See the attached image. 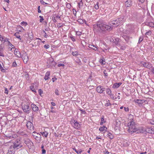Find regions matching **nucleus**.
I'll list each match as a JSON object with an SVG mask.
<instances>
[{"mask_svg": "<svg viewBox=\"0 0 154 154\" xmlns=\"http://www.w3.org/2000/svg\"><path fill=\"white\" fill-rule=\"evenodd\" d=\"M112 29V27L105 24L102 20H99L97 21L94 27V31L97 32L106 31H109Z\"/></svg>", "mask_w": 154, "mask_h": 154, "instance_id": "nucleus-1", "label": "nucleus"}, {"mask_svg": "<svg viewBox=\"0 0 154 154\" xmlns=\"http://www.w3.org/2000/svg\"><path fill=\"white\" fill-rule=\"evenodd\" d=\"M129 117L130 118H131L132 120L130 121L128 124V131L129 132L131 133L132 134L134 133L137 132L138 128L136 127L134 124V120L133 119V116L130 114Z\"/></svg>", "mask_w": 154, "mask_h": 154, "instance_id": "nucleus-2", "label": "nucleus"}, {"mask_svg": "<svg viewBox=\"0 0 154 154\" xmlns=\"http://www.w3.org/2000/svg\"><path fill=\"white\" fill-rule=\"evenodd\" d=\"M23 146L22 142L20 140L17 139L13 143V144L10 146L9 149H16L17 150L22 147Z\"/></svg>", "mask_w": 154, "mask_h": 154, "instance_id": "nucleus-3", "label": "nucleus"}, {"mask_svg": "<svg viewBox=\"0 0 154 154\" xmlns=\"http://www.w3.org/2000/svg\"><path fill=\"white\" fill-rule=\"evenodd\" d=\"M124 18V16H121L117 19L113 21L112 24L116 26H119L122 24L125 21Z\"/></svg>", "mask_w": 154, "mask_h": 154, "instance_id": "nucleus-4", "label": "nucleus"}, {"mask_svg": "<svg viewBox=\"0 0 154 154\" xmlns=\"http://www.w3.org/2000/svg\"><path fill=\"white\" fill-rule=\"evenodd\" d=\"M124 18V16H121L117 19L113 21L112 24L116 26H119L122 24L125 21Z\"/></svg>", "mask_w": 154, "mask_h": 154, "instance_id": "nucleus-5", "label": "nucleus"}, {"mask_svg": "<svg viewBox=\"0 0 154 154\" xmlns=\"http://www.w3.org/2000/svg\"><path fill=\"white\" fill-rule=\"evenodd\" d=\"M122 37L125 39L127 44L129 45L131 44L132 37L127 35H123Z\"/></svg>", "mask_w": 154, "mask_h": 154, "instance_id": "nucleus-6", "label": "nucleus"}, {"mask_svg": "<svg viewBox=\"0 0 154 154\" xmlns=\"http://www.w3.org/2000/svg\"><path fill=\"white\" fill-rule=\"evenodd\" d=\"M22 109L24 112L27 113H29L30 112L31 108L28 104H24L22 105Z\"/></svg>", "mask_w": 154, "mask_h": 154, "instance_id": "nucleus-7", "label": "nucleus"}, {"mask_svg": "<svg viewBox=\"0 0 154 154\" xmlns=\"http://www.w3.org/2000/svg\"><path fill=\"white\" fill-rule=\"evenodd\" d=\"M24 142L27 145L29 149H31L32 148L33 144L30 140L29 139L24 140Z\"/></svg>", "mask_w": 154, "mask_h": 154, "instance_id": "nucleus-8", "label": "nucleus"}, {"mask_svg": "<svg viewBox=\"0 0 154 154\" xmlns=\"http://www.w3.org/2000/svg\"><path fill=\"white\" fill-rule=\"evenodd\" d=\"M25 63H26L29 60L28 57L26 52H23L22 54L21 57Z\"/></svg>", "mask_w": 154, "mask_h": 154, "instance_id": "nucleus-9", "label": "nucleus"}, {"mask_svg": "<svg viewBox=\"0 0 154 154\" xmlns=\"http://www.w3.org/2000/svg\"><path fill=\"white\" fill-rule=\"evenodd\" d=\"M106 88L103 86L99 85L97 87L96 90L98 93H104V92L105 91Z\"/></svg>", "mask_w": 154, "mask_h": 154, "instance_id": "nucleus-10", "label": "nucleus"}, {"mask_svg": "<svg viewBox=\"0 0 154 154\" xmlns=\"http://www.w3.org/2000/svg\"><path fill=\"white\" fill-rule=\"evenodd\" d=\"M34 134L32 135L33 137H34L37 141L39 142L41 138V135L37 133H36L35 132H33Z\"/></svg>", "mask_w": 154, "mask_h": 154, "instance_id": "nucleus-11", "label": "nucleus"}, {"mask_svg": "<svg viewBox=\"0 0 154 154\" xmlns=\"http://www.w3.org/2000/svg\"><path fill=\"white\" fill-rule=\"evenodd\" d=\"M146 134L148 133L150 134H154V126L150 128H145Z\"/></svg>", "mask_w": 154, "mask_h": 154, "instance_id": "nucleus-12", "label": "nucleus"}, {"mask_svg": "<svg viewBox=\"0 0 154 154\" xmlns=\"http://www.w3.org/2000/svg\"><path fill=\"white\" fill-rule=\"evenodd\" d=\"M26 126L28 129L30 130H33L34 127L33 124L31 122L28 121L26 124Z\"/></svg>", "mask_w": 154, "mask_h": 154, "instance_id": "nucleus-13", "label": "nucleus"}, {"mask_svg": "<svg viewBox=\"0 0 154 154\" xmlns=\"http://www.w3.org/2000/svg\"><path fill=\"white\" fill-rule=\"evenodd\" d=\"M5 135L7 137V139L12 140V138H15L17 135L15 134L12 135V134H8L7 133H6Z\"/></svg>", "mask_w": 154, "mask_h": 154, "instance_id": "nucleus-14", "label": "nucleus"}, {"mask_svg": "<svg viewBox=\"0 0 154 154\" xmlns=\"http://www.w3.org/2000/svg\"><path fill=\"white\" fill-rule=\"evenodd\" d=\"M141 64L143 65L144 67L148 69H150L151 67V64L149 63H146L144 62H141Z\"/></svg>", "mask_w": 154, "mask_h": 154, "instance_id": "nucleus-15", "label": "nucleus"}, {"mask_svg": "<svg viewBox=\"0 0 154 154\" xmlns=\"http://www.w3.org/2000/svg\"><path fill=\"white\" fill-rule=\"evenodd\" d=\"M145 100H144L136 99L134 100V101L136 103H137L139 106L141 105L143 103L145 102Z\"/></svg>", "mask_w": 154, "mask_h": 154, "instance_id": "nucleus-16", "label": "nucleus"}, {"mask_svg": "<svg viewBox=\"0 0 154 154\" xmlns=\"http://www.w3.org/2000/svg\"><path fill=\"white\" fill-rule=\"evenodd\" d=\"M73 123L74 125L75 126V127H74L75 128L78 129L80 128V125L76 120H73Z\"/></svg>", "mask_w": 154, "mask_h": 154, "instance_id": "nucleus-17", "label": "nucleus"}, {"mask_svg": "<svg viewBox=\"0 0 154 154\" xmlns=\"http://www.w3.org/2000/svg\"><path fill=\"white\" fill-rule=\"evenodd\" d=\"M31 107L32 110L34 112L38 111V107L34 104H32L31 105Z\"/></svg>", "mask_w": 154, "mask_h": 154, "instance_id": "nucleus-18", "label": "nucleus"}, {"mask_svg": "<svg viewBox=\"0 0 154 154\" xmlns=\"http://www.w3.org/2000/svg\"><path fill=\"white\" fill-rule=\"evenodd\" d=\"M132 3L131 0H128L126 1L125 3V5L126 7H130L132 6Z\"/></svg>", "mask_w": 154, "mask_h": 154, "instance_id": "nucleus-19", "label": "nucleus"}, {"mask_svg": "<svg viewBox=\"0 0 154 154\" xmlns=\"http://www.w3.org/2000/svg\"><path fill=\"white\" fill-rule=\"evenodd\" d=\"M137 133H142L146 134L145 128H138Z\"/></svg>", "mask_w": 154, "mask_h": 154, "instance_id": "nucleus-20", "label": "nucleus"}, {"mask_svg": "<svg viewBox=\"0 0 154 154\" xmlns=\"http://www.w3.org/2000/svg\"><path fill=\"white\" fill-rule=\"evenodd\" d=\"M14 53L16 57L18 58H21V57L22 54L19 51L16 50V49L15 50Z\"/></svg>", "mask_w": 154, "mask_h": 154, "instance_id": "nucleus-21", "label": "nucleus"}, {"mask_svg": "<svg viewBox=\"0 0 154 154\" xmlns=\"http://www.w3.org/2000/svg\"><path fill=\"white\" fill-rule=\"evenodd\" d=\"M114 43L118 46H120V44H119V38H117L115 39V40H113Z\"/></svg>", "mask_w": 154, "mask_h": 154, "instance_id": "nucleus-22", "label": "nucleus"}, {"mask_svg": "<svg viewBox=\"0 0 154 154\" xmlns=\"http://www.w3.org/2000/svg\"><path fill=\"white\" fill-rule=\"evenodd\" d=\"M50 71H48L46 72L44 77V79L45 80H47L50 78L49 76L50 75Z\"/></svg>", "mask_w": 154, "mask_h": 154, "instance_id": "nucleus-23", "label": "nucleus"}, {"mask_svg": "<svg viewBox=\"0 0 154 154\" xmlns=\"http://www.w3.org/2000/svg\"><path fill=\"white\" fill-rule=\"evenodd\" d=\"M4 49L2 47L1 45L0 46V56L4 57L5 55L4 54Z\"/></svg>", "mask_w": 154, "mask_h": 154, "instance_id": "nucleus-24", "label": "nucleus"}, {"mask_svg": "<svg viewBox=\"0 0 154 154\" xmlns=\"http://www.w3.org/2000/svg\"><path fill=\"white\" fill-rule=\"evenodd\" d=\"M122 84V82L116 83L113 85L112 88H117Z\"/></svg>", "mask_w": 154, "mask_h": 154, "instance_id": "nucleus-25", "label": "nucleus"}, {"mask_svg": "<svg viewBox=\"0 0 154 154\" xmlns=\"http://www.w3.org/2000/svg\"><path fill=\"white\" fill-rule=\"evenodd\" d=\"M107 129V128L105 126H104L102 127H100L99 129V131L101 132H103L104 131H106Z\"/></svg>", "mask_w": 154, "mask_h": 154, "instance_id": "nucleus-26", "label": "nucleus"}, {"mask_svg": "<svg viewBox=\"0 0 154 154\" xmlns=\"http://www.w3.org/2000/svg\"><path fill=\"white\" fill-rule=\"evenodd\" d=\"M35 85V84H32V86H30V88L32 91L35 92V93H36V91L34 89Z\"/></svg>", "mask_w": 154, "mask_h": 154, "instance_id": "nucleus-27", "label": "nucleus"}, {"mask_svg": "<svg viewBox=\"0 0 154 154\" xmlns=\"http://www.w3.org/2000/svg\"><path fill=\"white\" fill-rule=\"evenodd\" d=\"M73 149L75 150V151L78 154H81V153L82 152V150L81 149H80L79 150H77L75 147L72 148Z\"/></svg>", "mask_w": 154, "mask_h": 154, "instance_id": "nucleus-28", "label": "nucleus"}, {"mask_svg": "<svg viewBox=\"0 0 154 154\" xmlns=\"http://www.w3.org/2000/svg\"><path fill=\"white\" fill-rule=\"evenodd\" d=\"M146 25L151 27H154V23L152 22L147 23Z\"/></svg>", "mask_w": 154, "mask_h": 154, "instance_id": "nucleus-29", "label": "nucleus"}, {"mask_svg": "<svg viewBox=\"0 0 154 154\" xmlns=\"http://www.w3.org/2000/svg\"><path fill=\"white\" fill-rule=\"evenodd\" d=\"M89 47L90 48H92L95 51H97V47L93 45H90L89 46Z\"/></svg>", "mask_w": 154, "mask_h": 154, "instance_id": "nucleus-30", "label": "nucleus"}, {"mask_svg": "<svg viewBox=\"0 0 154 154\" xmlns=\"http://www.w3.org/2000/svg\"><path fill=\"white\" fill-rule=\"evenodd\" d=\"M107 137H109L110 139H112L114 137L113 135L110 132H108V134H107Z\"/></svg>", "mask_w": 154, "mask_h": 154, "instance_id": "nucleus-31", "label": "nucleus"}, {"mask_svg": "<svg viewBox=\"0 0 154 154\" xmlns=\"http://www.w3.org/2000/svg\"><path fill=\"white\" fill-rule=\"evenodd\" d=\"M105 90H106V93L108 95H110L111 94V91L109 88H106Z\"/></svg>", "mask_w": 154, "mask_h": 154, "instance_id": "nucleus-32", "label": "nucleus"}, {"mask_svg": "<svg viewBox=\"0 0 154 154\" xmlns=\"http://www.w3.org/2000/svg\"><path fill=\"white\" fill-rule=\"evenodd\" d=\"M115 122H116V127H118L120 126L121 123L118 120H116L115 121Z\"/></svg>", "mask_w": 154, "mask_h": 154, "instance_id": "nucleus-33", "label": "nucleus"}, {"mask_svg": "<svg viewBox=\"0 0 154 154\" xmlns=\"http://www.w3.org/2000/svg\"><path fill=\"white\" fill-rule=\"evenodd\" d=\"M19 33L18 32H16L14 34V35L15 36L16 38L20 39V36L19 35H18Z\"/></svg>", "mask_w": 154, "mask_h": 154, "instance_id": "nucleus-34", "label": "nucleus"}, {"mask_svg": "<svg viewBox=\"0 0 154 154\" xmlns=\"http://www.w3.org/2000/svg\"><path fill=\"white\" fill-rule=\"evenodd\" d=\"M100 62L102 65H104L105 64V59H101L100 60Z\"/></svg>", "mask_w": 154, "mask_h": 154, "instance_id": "nucleus-35", "label": "nucleus"}, {"mask_svg": "<svg viewBox=\"0 0 154 154\" xmlns=\"http://www.w3.org/2000/svg\"><path fill=\"white\" fill-rule=\"evenodd\" d=\"M99 2H97L96 4L94 5V8L96 10L98 9L99 8Z\"/></svg>", "mask_w": 154, "mask_h": 154, "instance_id": "nucleus-36", "label": "nucleus"}, {"mask_svg": "<svg viewBox=\"0 0 154 154\" xmlns=\"http://www.w3.org/2000/svg\"><path fill=\"white\" fill-rule=\"evenodd\" d=\"M10 149V150L8 151V153H9V154H14L15 151H13V150H11V149Z\"/></svg>", "mask_w": 154, "mask_h": 154, "instance_id": "nucleus-37", "label": "nucleus"}, {"mask_svg": "<svg viewBox=\"0 0 154 154\" xmlns=\"http://www.w3.org/2000/svg\"><path fill=\"white\" fill-rule=\"evenodd\" d=\"M42 134L43 136H44L45 137H46L48 136V133L47 132L45 131L42 133Z\"/></svg>", "mask_w": 154, "mask_h": 154, "instance_id": "nucleus-38", "label": "nucleus"}, {"mask_svg": "<svg viewBox=\"0 0 154 154\" xmlns=\"http://www.w3.org/2000/svg\"><path fill=\"white\" fill-rule=\"evenodd\" d=\"M8 45H9L11 47L14 46V47H12L11 49V50H12L13 49H14L15 48L14 46L9 41H8Z\"/></svg>", "mask_w": 154, "mask_h": 154, "instance_id": "nucleus-39", "label": "nucleus"}, {"mask_svg": "<svg viewBox=\"0 0 154 154\" xmlns=\"http://www.w3.org/2000/svg\"><path fill=\"white\" fill-rule=\"evenodd\" d=\"M78 22L81 24H83L84 23L83 20L81 19H79L78 20Z\"/></svg>", "mask_w": 154, "mask_h": 154, "instance_id": "nucleus-40", "label": "nucleus"}, {"mask_svg": "<svg viewBox=\"0 0 154 154\" xmlns=\"http://www.w3.org/2000/svg\"><path fill=\"white\" fill-rule=\"evenodd\" d=\"M72 55L74 56H76L78 55V52L77 51H75V52H73L72 53Z\"/></svg>", "mask_w": 154, "mask_h": 154, "instance_id": "nucleus-41", "label": "nucleus"}, {"mask_svg": "<svg viewBox=\"0 0 154 154\" xmlns=\"http://www.w3.org/2000/svg\"><path fill=\"white\" fill-rule=\"evenodd\" d=\"M20 24L22 25V26H26L27 25V23L26 22H24V21H23L21 23H20Z\"/></svg>", "mask_w": 154, "mask_h": 154, "instance_id": "nucleus-42", "label": "nucleus"}, {"mask_svg": "<svg viewBox=\"0 0 154 154\" xmlns=\"http://www.w3.org/2000/svg\"><path fill=\"white\" fill-rule=\"evenodd\" d=\"M24 77L26 79L28 80L29 79V75L27 73H26L24 75Z\"/></svg>", "mask_w": 154, "mask_h": 154, "instance_id": "nucleus-43", "label": "nucleus"}, {"mask_svg": "<svg viewBox=\"0 0 154 154\" xmlns=\"http://www.w3.org/2000/svg\"><path fill=\"white\" fill-rule=\"evenodd\" d=\"M78 5L79 8H80V6H82L83 5V2L82 0H81L78 3Z\"/></svg>", "mask_w": 154, "mask_h": 154, "instance_id": "nucleus-44", "label": "nucleus"}, {"mask_svg": "<svg viewBox=\"0 0 154 154\" xmlns=\"http://www.w3.org/2000/svg\"><path fill=\"white\" fill-rule=\"evenodd\" d=\"M104 116H102L101 118V122H104V123H106V121L104 120Z\"/></svg>", "mask_w": 154, "mask_h": 154, "instance_id": "nucleus-45", "label": "nucleus"}, {"mask_svg": "<svg viewBox=\"0 0 154 154\" xmlns=\"http://www.w3.org/2000/svg\"><path fill=\"white\" fill-rule=\"evenodd\" d=\"M119 46L118 47H119ZM120 47V48L121 49V50H125L126 48V46H119Z\"/></svg>", "mask_w": 154, "mask_h": 154, "instance_id": "nucleus-46", "label": "nucleus"}, {"mask_svg": "<svg viewBox=\"0 0 154 154\" xmlns=\"http://www.w3.org/2000/svg\"><path fill=\"white\" fill-rule=\"evenodd\" d=\"M66 6L68 8L70 9L71 8V5L70 4L67 3L66 5Z\"/></svg>", "mask_w": 154, "mask_h": 154, "instance_id": "nucleus-47", "label": "nucleus"}, {"mask_svg": "<svg viewBox=\"0 0 154 154\" xmlns=\"http://www.w3.org/2000/svg\"><path fill=\"white\" fill-rule=\"evenodd\" d=\"M143 38L141 37H140L139 38V39L138 42V43L140 44V42L143 40Z\"/></svg>", "mask_w": 154, "mask_h": 154, "instance_id": "nucleus-48", "label": "nucleus"}, {"mask_svg": "<svg viewBox=\"0 0 154 154\" xmlns=\"http://www.w3.org/2000/svg\"><path fill=\"white\" fill-rule=\"evenodd\" d=\"M152 33V32L150 31H149L148 32H147L146 33V35H151Z\"/></svg>", "mask_w": 154, "mask_h": 154, "instance_id": "nucleus-49", "label": "nucleus"}, {"mask_svg": "<svg viewBox=\"0 0 154 154\" xmlns=\"http://www.w3.org/2000/svg\"><path fill=\"white\" fill-rule=\"evenodd\" d=\"M39 17L40 18V19L39 20L40 22V23H42V21L44 20V19L43 18V17L40 16H39Z\"/></svg>", "mask_w": 154, "mask_h": 154, "instance_id": "nucleus-50", "label": "nucleus"}, {"mask_svg": "<svg viewBox=\"0 0 154 154\" xmlns=\"http://www.w3.org/2000/svg\"><path fill=\"white\" fill-rule=\"evenodd\" d=\"M38 93L39 95H41V94L43 93V91L41 89H40L38 90Z\"/></svg>", "mask_w": 154, "mask_h": 154, "instance_id": "nucleus-51", "label": "nucleus"}, {"mask_svg": "<svg viewBox=\"0 0 154 154\" xmlns=\"http://www.w3.org/2000/svg\"><path fill=\"white\" fill-rule=\"evenodd\" d=\"M29 37L30 40H32L33 38V35L32 34H31L30 35L29 34Z\"/></svg>", "mask_w": 154, "mask_h": 154, "instance_id": "nucleus-52", "label": "nucleus"}, {"mask_svg": "<svg viewBox=\"0 0 154 154\" xmlns=\"http://www.w3.org/2000/svg\"><path fill=\"white\" fill-rule=\"evenodd\" d=\"M40 2L42 4L48 5V3L44 2V1L42 0H40Z\"/></svg>", "mask_w": 154, "mask_h": 154, "instance_id": "nucleus-53", "label": "nucleus"}, {"mask_svg": "<svg viewBox=\"0 0 154 154\" xmlns=\"http://www.w3.org/2000/svg\"><path fill=\"white\" fill-rule=\"evenodd\" d=\"M12 66H14V67H16L17 66V64L16 62V61H14V62L13 63H12Z\"/></svg>", "mask_w": 154, "mask_h": 154, "instance_id": "nucleus-54", "label": "nucleus"}, {"mask_svg": "<svg viewBox=\"0 0 154 154\" xmlns=\"http://www.w3.org/2000/svg\"><path fill=\"white\" fill-rule=\"evenodd\" d=\"M50 47V46L48 45H44V47L47 49L48 48Z\"/></svg>", "mask_w": 154, "mask_h": 154, "instance_id": "nucleus-55", "label": "nucleus"}, {"mask_svg": "<svg viewBox=\"0 0 154 154\" xmlns=\"http://www.w3.org/2000/svg\"><path fill=\"white\" fill-rule=\"evenodd\" d=\"M5 93L6 94H8V91L7 89V88H5Z\"/></svg>", "mask_w": 154, "mask_h": 154, "instance_id": "nucleus-56", "label": "nucleus"}, {"mask_svg": "<svg viewBox=\"0 0 154 154\" xmlns=\"http://www.w3.org/2000/svg\"><path fill=\"white\" fill-rule=\"evenodd\" d=\"M55 93L56 95H59V94L58 93V90L57 89H56L55 90Z\"/></svg>", "mask_w": 154, "mask_h": 154, "instance_id": "nucleus-57", "label": "nucleus"}, {"mask_svg": "<svg viewBox=\"0 0 154 154\" xmlns=\"http://www.w3.org/2000/svg\"><path fill=\"white\" fill-rule=\"evenodd\" d=\"M70 38H71V39L73 42H75V38L73 36H71Z\"/></svg>", "mask_w": 154, "mask_h": 154, "instance_id": "nucleus-58", "label": "nucleus"}, {"mask_svg": "<svg viewBox=\"0 0 154 154\" xmlns=\"http://www.w3.org/2000/svg\"><path fill=\"white\" fill-rule=\"evenodd\" d=\"M58 67H60V66H64V64H62V63H59L58 64Z\"/></svg>", "mask_w": 154, "mask_h": 154, "instance_id": "nucleus-59", "label": "nucleus"}, {"mask_svg": "<svg viewBox=\"0 0 154 154\" xmlns=\"http://www.w3.org/2000/svg\"><path fill=\"white\" fill-rule=\"evenodd\" d=\"M40 9V6H39L38 8V12L39 13H41V12Z\"/></svg>", "mask_w": 154, "mask_h": 154, "instance_id": "nucleus-60", "label": "nucleus"}, {"mask_svg": "<svg viewBox=\"0 0 154 154\" xmlns=\"http://www.w3.org/2000/svg\"><path fill=\"white\" fill-rule=\"evenodd\" d=\"M46 153V150L45 149H43L42 150V154H45Z\"/></svg>", "mask_w": 154, "mask_h": 154, "instance_id": "nucleus-61", "label": "nucleus"}, {"mask_svg": "<svg viewBox=\"0 0 154 154\" xmlns=\"http://www.w3.org/2000/svg\"><path fill=\"white\" fill-rule=\"evenodd\" d=\"M124 110L126 112H128L129 110V109L128 107H127V108H126L125 107H124Z\"/></svg>", "mask_w": 154, "mask_h": 154, "instance_id": "nucleus-62", "label": "nucleus"}, {"mask_svg": "<svg viewBox=\"0 0 154 154\" xmlns=\"http://www.w3.org/2000/svg\"><path fill=\"white\" fill-rule=\"evenodd\" d=\"M106 70H104L103 72V74L104 75V76H106L108 75L107 73L106 72Z\"/></svg>", "mask_w": 154, "mask_h": 154, "instance_id": "nucleus-63", "label": "nucleus"}, {"mask_svg": "<svg viewBox=\"0 0 154 154\" xmlns=\"http://www.w3.org/2000/svg\"><path fill=\"white\" fill-rule=\"evenodd\" d=\"M83 61L85 63H86L87 61V60L86 58L85 57L83 58Z\"/></svg>", "mask_w": 154, "mask_h": 154, "instance_id": "nucleus-64", "label": "nucleus"}]
</instances>
